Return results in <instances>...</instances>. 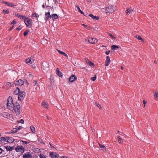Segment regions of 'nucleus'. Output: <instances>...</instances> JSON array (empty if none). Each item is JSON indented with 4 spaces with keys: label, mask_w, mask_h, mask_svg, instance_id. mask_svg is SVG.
I'll list each match as a JSON object with an SVG mask.
<instances>
[{
    "label": "nucleus",
    "mask_w": 158,
    "mask_h": 158,
    "mask_svg": "<svg viewBox=\"0 0 158 158\" xmlns=\"http://www.w3.org/2000/svg\"><path fill=\"white\" fill-rule=\"evenodd\" d=\"M76 7H77V10L81 14L84 15V13L81 10L80 7H79V6L78 5H76Z\"/></svg>",
    "instance_id": "nucleus-20"
},
{
    "label": "nucleus",
    "mask_w": 158,
    "mask_h": 158,
    "mask_svg": "<svg viewBox=\"0 0 158 158\" xmlns=\"http://www.w3.org/2000/svg\"><path fill=\"white\" fill-rule=\"evenodd\" d=\"M118 48V47L116 45H113L111 47V49L113 50H116Z\"/></svg>",
    "instance_id": "nucleus-26"
},
{
    "label": "nucleus",
    "mask_w": 158,
    "mask_h": 158,
    "mask_svg": "<svg viewBox=\"0 0 158 158\" xmlns=\"http://www.w3.org/2000/svg\"><path fill=\"white\" fill-rule=\"evenodd\" d=\"M123 67L122 66V67H121V69H122V70H123Z\"/></svg>",
    "instance_id": "nucleus-64"
},
{
    "label": "nucleus",
    "mask_w": 158,
    "mask_h": 158,
    "mask_svg": "<svg viewBox=\"0 0 158 158\" xmlns=\"http://www.w3.org/2000/svg\"><path fill=\"white\" fill-rule=\"evenodd\" d=\"M32 16L35 17L36 18L38 17L39 16V15H38L37 14L35 13L32 14Z\"/></svg>",
    "instance_id": "nucleus-37"
},
{
    "label": "nucleus",
    "mask_w": 158,
    "mask_h": 158,
    "mask_svg": "<svg viewBox=\"0 0 158 158\" xmlns=\"http://www.w3.org/2000/svg\"><path fill=\"white\" fill-rule=\"evenodd\" d=\"M48 8V9H50V7L49 6H47L46 7V8Z\"/></svg>",
    "instance_id": "nucleus-56"
},
{
    "label": "nucleus",
    "mask_w": 158,
    "mask_h": 158,
    "mask_svg": "<svg viewBox=\"0 0 158 158\" xmlns=\"http://www.w3.org/2000/svg\"><path fill=\"white\" fill-rule=\"evenodd\" d=\"M154 96L155 97L158 98V93L155 92L154 94Z\"/></svg>",
    "instance_id": "nucleus-45"
},
{
    "label": "nucleus",
    "mask_w": 158,
    "mask_h": 158,
    "mask_svg": "<svg viewBox=\"0 0 158 158\" xmlns=\"http://www.w3.org/2000/svg\"><path fill=\"white\" fill-rule=\"evenodd\" d=\"M88 42L91 44H95L98 42V40L95 38H89Z\"/></svg>",
    "instance_id": "nucleus-6"
},
{
    "label": "nucleus",
    "mask_w": 158,
    "mask_h": 158,
    "mask_svg": "<svg viewBox=\"0 0 158 158\" xmlns=\"http://www.w3.org/2000/svg\"><path fill=\"white\" fill-rule=\"evenodd\" d=\"M154 62L155 64H157V62L156 61V60H155L154 61Z\"/></svg>",
    "instance_id": "nucleus-60"
},
{
    "label": "nucleus",
    "mask_w": 158,
    "mask_h": 158,
    "mask_svg": "<svg viewBox=\"0 0 158 158\" xmlns=\"http://www.w3.org/2000/svg\"><path fill=\"white\" fill-rule=\"evenodd\" d=\"M97 106L99 107V109H101V108H102L101 106H100V105H99V104H98L97 105Z\"/></svg>",
    "instance_id": "nucleus-50"
},
{
    "label": "nucleus",
    "mask_w": 158,
    "mask_h": 158,
    "mask_svg": "<svg viewBox=\"0 0 158 158\" xmlns=\"http://www.w3.org/2000/svg\"><path fill=\"white\" fill-rule=\"evenodd\" d=\"M108 35L110 36V37L113 39H115V37H114V35H112L110 33H108Z\"/></svg>",
    "instance_id": "nucleus-40"
},
{
    "label": "nucleus",
    "mask_w": 158,
    "mask_h": 158,
    "mask_svg": "<svg viewBox=\"0 0 158 158\" xmlns=\"http://www.w3.org/2000/svg\"><path fill=\"white\" fill-rule=\"evenodd\" d=\"M52 17L53 20L57 19L58 18V16L56 14H53L52 15Z\"/></svg>",
    "instance_id": "nucleus-22"
},
{
    "label": "nucleus",
    "mask_w": 158,
    "mask_h": 158,
    "mask_svg": "<svg viewBox=\"0 0 158 158\" xmlns=\"http://www.w3.org/2000/svg\"><path fill=\"white\" fill-rule=\"evenodd\" d=\"M14 27V26H12V27L11 28H10L9 29V31H10Z\"/></svg>",
    "instance_id": "nucleus-55"
},
{
    "label": "nucleus",
    "mask_w": 158,
    "mask_h": 158,
    "mask_svg": "<svg viewBox=\"0 0 158 158\" xmlns=\"http://www.w3.org/2000/svg\"><path fill=\"white\" fill-rule=\"evenodd\" d=\"M0 141L1 142L2 141L6 142V137H1L0 138Z\"/></svg>",
    "instance_id": "nucleus-34"
},
{
    "label": "nucleus",
    "mask_w": 158,
    "mask_h": 158,
    "mask_svg": "<svg viewBox=\"0 0 158 158\" xmlns=\"http://www.w3.org/2000/svg\"><path fill=\"white\" fill-rule=\"evenodd\" d=\"M134 13L133 10L131 8L127 9L126 11V14L127 15H129L130 14H133Z\"/></svg>",
    "instance_id": "nucleus-14"
},
{
    "label": "nucleus",
    "mask_w": 158,
    "mask_h": 158,
    "mask_svg": "<svg viewBox=\"0 0 158 158\" xmlns=\"http://www.w3.org/2000/svg\"><path fill=\"white\" fill-rule=\"evenodd\" d=\"M22 128V127L21 126H19V127L17 129L18 130H20Z\"/></svg>",
    "instance_id": "nucleus-52"
},
{
    "label": "nucleus",
    "mask_w": 158,
    "mask_h": 158,
    "mask_svg": "<svg viewBox=\"0 0 158 158\" xmlns=\"http://www.w3.org/2000/svg\"><path fill=\"white\" fill-rule=\"evenodd\" d=\"M110 62V60L109 56H107L106 58V60L105 62V65L107 66Z\"/></svg>",
    "instance_id": "nucleus-13"
},
{
    "label": "nucleus",
    "mask_w": 158,
    "mask_h": 158,
    "mask_svg": "<svg viewBox=\"0 0 158 158\" xmlns=\"http://www.w3.org/2000/svg\"><path fill=\"white\" fill-rule=\"evenodd\" d=\"M33 83L34 84L33 85L35 86L37 84V81L36 80H34L33 81Z\"/></svg>",
    "instance_id": "nucleus-41"
},
{
    "label": "nucleus",
    "mask_w": 158,
    "mask_h": 158,
    "mask_svg": "<svg viewBox=\"0 0 158 158\" xmlns=\"http://www.w3.org/2000/svg\"><path fill=\"white\" fill-rule=\"evenodd\" d=\"M89 16L94 19L98 20L99 18L98 16H94L92 14H90Z\"/></svg>",
    "instance_id": "nucleus-18"
},
{
    "label": "nucleus",
    "mask_w": 158,
    "mask_h": 158,
    "mask_svg": "<svg viewBox=\"0 0 158 158\" xmlns=\"http://www.w3.org/2000/svg\"><path fill=\"white\" fill-rule=\"evenodd\" d=\"M10 137H6V142H9V141L10 140ZM11 141H10V142H13L14 141V140L13 139H12V140H10Z\"/></svg>",
    "instance_id": "nucleus-29"
},
{
    "label": "nucleus",
    "mask_w": 158,
    "mask_h": 158,
    "mask_svg": "<svg viewBox=\"0 0 158 158\" xmlns=\"http://www.w3.org/2000/svg\"><path fill=\"white\" fill-rule=\"evenodd\" d=\"M28 32H29L28 31H25L23 33L24 36H26L28 34Z\"/></svg>",
    "instance_id": "nucleus-38"
},
{
    "label": "nucleus",
    "mask_w": 158,
    "mask_h": 158,
    "mask_svg": "<svg viewBox=\"0 0 158 158\" xmlns=\"http://www.w3.org/2000/svg\"><path fill=\"white\" fill-rule=\"evenodd\" d=\"M77 77L75 75H71L69 78V81L70 82H73L77 80Z\"/></svg>",
    "instance_id": "nucleus-10"
},
{
    "label": "nucleus",
    "mask_w": 158,
    "mask_h": 158,
    "mask_svg": "<svg viewBox=\"0 0 158 158\" xmlns=\"http://www.w3.org/2000/svg\"><path fill=\"white\" fill-rule=\"evenodd\" d=\"M16 128H14L10 132H8V133L9 134H12L17 132L18 130L17 128H18V127L16 126Z\"/></svg>",
    "instance_id": "nucleus-16"
},
{
    "label": "nucleus",
    "mask_w": 158,
    "mask_h": 158,
    "mask_svg": "<svg viewBox=\"0 0 158 158\" xmlns=\"http://www.w3.org/2000/svg\"><path fill=\"white\" fill-rule=\"evenodd\" d=\"M24 120L23 119H21L19 122L18 123H24Z\"/></svg>",
    "instance_id": "nucleus-42"
},
{
    "label": "nucleus",
    "mask_w": 158,
    "mask_h": 158,
    "mask_svg": "<svg viewBox=\"0 0 158 158\" xmlns=\"http://www.w3.org/2000/svg\"><path fill=\"white\" fill-rule=\"evenodd\" d=\"M7 84L9 85V84L11 85V83L10 82H8L7 83ZM11 86V85H10V86Z\"/></svg>",
    "instance_id": "nucleus-57"
},
{
    "label": "nucleus",
    "mask_w": 158,
    "mask_h": 158,
    "mask_svg": "<svg viewBox=\"0 0 158 158\" xmlns=\"http://www.w3.org/2000/svg\"><path fill=\"white\" fill-rule=\"evenodd\" d=\"M56 74L60 77H62V73L59 71V69L58 68L56 69Z\"/></svg>",
    "instance_id": "nucleus-17"
},
{
    "label": "nucleus",
    "mask_w": 158,
    "mask_h": 158,
    "mask_svg": "<svg viewBox=\"0 0 158 158\" xmlns=\"http://www.w3.org/2000/svg\"><path fill=\"white\" fill-rule=\"evenodd\" d=\"M61 158H69L66 156H63L61 157Z\"/></svg>",
    "instance_id": "nucleus-51"
},
{
    "label": "nucleus",
    "mask_w": 158,
    "mask_h": 158,
    "mask_svg": "<svg viewBox=\"0 0 158 158\" xmlns=\"http://www.w3.org/2000/svg\"><path fill=\"white\" fill-rule=\"evenodd\" d=\"M6 150L7 151H10L13 150V147H11L10 146H7L6 147Z\"/></svg>",
    "instance_id": "nucleus-27"
},
{
    "label": "nucleus",
    "mask_w": 158,
    "mask_h": 158,
    "mask_svg": "<svg viewBox=\"0 0 158 158\" xmlns=\"http://www.w3.org/2000/svg\"><path fill=\"white\" fill-rule=\"evenodd\" d=\"M39 157H40V158H46V156L43 155V154H42L41 153H40L39 155Z\"/></svg>",
    "instance_id": "nucleus-35"
},
{
    "label": "nucleus",
    "mask_w": 158,
    "mask_h": 158,
    "mask_svg": "<svg viewBox=\"0 0 158 158\" xmlns=\"http://www.w3.org/2000/svg\"><path fill=\"white\" fill-rule=\"evenodd\" d=\"M89 65L90 66H94V64L91 61H89L88 62Z\"/></svg>",
    "instance_id": "nucleus-36"
},
{
    "label": "nucleus",
    "mask_w": 158,
    "mask_h": 158,
    "mask_svg": "<svg viewBox=\"0 0 158 158\" xmlns=\"http://www.w3.org/2000/svg\"><path fill=\"white\" fill-rule=\"evenodd\" d=\"M21 141L23 143V144H27L28 143V142L26 141L21 140Z\"/></svg>",
    "instance_id": "nucleus-43"
},
{
    "label": "nucleus",
    "mask_w": 158,
    "mask_h": 158,
    "mask_svg": "<svg viewBox=\"0 0 158 158\" xmlns=\"http://www.w3.org/2000/svg\"><path fill=\"white\" fill-rule=\"evenodd\" d=\"M115 7L113 6H108L106 8L105 11L106 13H113L114 12Z\"/></svg>",
    "instance_id": "nucleus-2"
},
{
    "label": "nucleus",
    "mask_w": 158,
    "mask_h": 158,
    "mask_svg": "<svg viewBox=\"0 0 158 158\" xmlns=\"http://www.w3.org/2000/svg\"><path fill=\"white\" fill-rule=\"evenodd\" d=\"M45 16L44 19L46 21H47L48 20L51 18V16L50 14L49 11L47 13H46V12L45 13Z\"/></svg>",
    "instance_id": "nucleus-7"
},
{
    "label": "nucleus",
    "mask_w": 158,
    "mask_h": 158,
    "mask_svg": "<svg viewBox=\"0 0 158 158\" xmlns=\"http://www.w3.org/2000/svg\"><path fill=\"white\" fill-rule=\"evenodd\" d=\"M42 105L44 108H46L47 107L48 104L45 101H43Z\"/></svg>",
    "instance_id": "nucleus-21"
},
{
    "label": "nucleus",
    "mask_w": 158,
    "mask_h": 158,
    "mask_svg": "<svg viewBox=\"0 0 158 158\" xmlns=\"http://www.w3.org/2000/svg\"><path fill=\"white\" fill-rule=\"evenodd\" d=\"M14 15H16V13H14Z\"/></svg>",
    "instance_id": "nucleus-63"
},
{
    "label": "nucleus",
    "mask_w": 158,
    "mask_h": 158,
    "mask_svg": "<svg viewBox=\"0 0 158 158\" xmlns=\"http://www.w3.org/2000/svg\"><path fill=\"white\" fill-rule=\"evenodd\" d=\"M16 16L17 17H18L19 18V16H20V15H19L18 14H16Z\"/></svg>",
    "instance_id": "nucleus-61"
},
{
    "label": "nucleus",
    "mask_w": 158,
    "mask_h": 158,
    "mask_svg": "<svg viewBox=\"0 0 158 158\" xmlns=\"http://www.w3.org/2000/svg\"><path fill=\"white\" fill-rule=\"evenodd\" d=\"M96 79V75L94 76L93 77H92L91 78V79L93 81H94Z\"/></svg>",
    "instance_id": "nucleus-39"
},
{
    "label": "nucleus",
    "mask_w": 158,
    "mask_h": 158,
    "mask_svg": "<svg viewBox=\"0 0 158 158\" xmlns=\"http://www.w3.org/2000/svg\"><path fill=\"white\" fill-rule=\"evenodd\" d=\"M3 151V150L1 148H0V154Z\"/></svg>",
    "instance_id": "nucleus-53"
},
{
    "label": "nucleus",
    "mask_w": 158,
    "mask_h": 158,
    "mask_svg": "<svg viewBox=\"0 0 158 158\" xmlns=\"http://www.w3.org/2000/svg\"><path fill=\"white\" fill-rule=\"evenodd\" d=\"M82 25L83 26H84L85 27H87V25H85V24H83Z\"/></svg>",
    "instance_id": "nucleus-58"
},
{
    "label": "nucleus",
    "mask_w": 158,
    "mask_h": 158,
    "mask_svg": "<svg viewBox=\"0 0 158 158\" xmlns=\"http://www.w3.org/2000/svg\"><path fill=\"white\" fill-rule=\"evenodd\" d=\"M146 103H147L144 100L143 101V103L144 104V106H143L144 107H145V105L146 104Z\"/></svg>",
    "instance_id": "nucleus-46"
},
{
    "label": "nucleus",
    "mask_w": 158,
    "mask_h": 158,
    "mask_svg": "<svg viewBox=\"0 0 158 158\" xmlns=\"http://www.w3.org/2000/svg\"><path fill=\"white\" fill-rule=\"evenodd\" d=\"M19 18L21 19H23L24 20L27 19V17H26L25 16L20 15L19 16Z\"/></svg>",
    "instance_id": "nucleus-23"
},
{
    "label": "nucleus",
    "mask_w": 158,
    "mask_h": 158,
    "mask_svg": "<svg viewBox=\"0 0 158 158\" xmlns=\"http://www.w3.org/2000/svg\"><path fill=\"white\" fill-rule=\"evenodd\" d=\"M3 3L6 4V5H7L8 6L13 7L14 8H15V6H16V5L13 4V3H10L5 1L3 2Z\"/></svg>",
    "instance_id": "nucleus-12"
},
{
    "label": "nucleus",
    "mask_w": 158,
    "mask_h": 158,
    "mask_svg": "<svg viewBox=\"0 0 158 158\" xmlns=\"http://www.w3.org/2000/svg\"><path fill=\"white\" fill-rule=\"evenodd\" d=\"M110 52V50H109V51H106L105 52V53L106 54V55H108L109 53Z\"/></svg>",
    "instance_id": "nucleus-48"
},
{
    "label": "nucleus",
    "mask_w": 158,
    "mask_h": 158,
    "mask_svg": "<svg viewBox=\"0 0 158 158\" xmlns=\"http://www.w3.org/2000/svg\"><path fill=\"white\" fill-rule=\"evenodd\" d=\"M16 21L14 20L11 23V24H14L16 23Z\"/></svg>",
    "instance_id": "nucleus-49"
},
{
    "label": "nucleus",
    "mask_w": 158,
    "mask_h": 158,
    "mask_svg": "<svg viewBox=\"0 0 158 158\" xmlns=\"http://www.w3.org/2000/svg\"><path fill=\"white\" fill-rule=\"evenodd\" d=\"M54 1L55 2L56 4V3L58 4L59 3L60 0H54Z\"/></svg>",
    "instance_id": "nucleus-44"
},
{
    "label": "nucleus",
    "mask_w": 158,
    "mask_h": 158,
    "mask_svg": "<svg viewBox=\"0 0 158 158\" xmlns=\"http://www.w3.org/2000/svg\"><path fill=\"white\" fill-rule=\"evenodd\" d=\"M2 116L5 118H7L8 116V113L7 112H3L2 113Z\"/></svg>",
    "instance_id": "nucleus-24"
},
{
    "label": "nucleus",
    "mask_w": 158,
    "mask_h": 158,
    "mask_svg": "<svg viewBox=\"0 0 158 158\" xmlns=\"http://www.w3.org/2000/svg\"><path fill=\"white\" fill-rule=\"evenodd\" d=\"M50 155L52 158H58L59 157V155L56 152H50Z\"/></svg>",
    "instance_id": "nucleus-8"
},
{
    "label": "nucleus",
    "mask_w": 158,
    "mask_h": 158,
    "mask_svg": "<svg viewBox=\"0 0 158 158\" xmlns=\"http://www.w3.org/2000/svg\"><path fill=\"white\" fill-rule=\"evenodd\" d=\"M42 7L43 8H45V6H44V4H43V5H42Z\"/></svg>",
    "instance_id": "nucleus-59"
},
{
    "label": "nucleus",
    "mask_w": 158,
    "mask_h": 158,
    "mask_svg": "<svg viewBox=\"0 0 158 158\" xmlns=\"http://www.w3.org/2000/svg\"><path fill=\"white\" fill-rule=\"evenodd\" d=\"M7 106L9 109L12 111L13 113L18 116L20 114V106L18 102L13 103V100L11 96H9L8 98Z\"/></svg>",
    "instance_id": "nucleus-1"
},
{
    "label": "nucleus",
    "mask_w": 158,
    "mask_h": 158,
    "mask_svg": "<svg viewBox=\"0 0 158 158\" xmlns=\"http://www.w3.org/2000/svg\"><path fill=\"white\" fill-rule=\"evenodd\" d=\"M100 148L103 150L106 151V148L105 146L102 145L100 143L99 144Z\"/></svg>",
    "instance_id": "nucleus-25"
},
{
    "label": "nucleus",
    "mask_w": 158,
    "mask_h": 158,
    "mask_svg": "<svg viewBox=\"0 0 158 158\" xmlns=\"http://www.w3.org/2000/svg\"><path fill=\"white\" fill-rule=\"evenodd\" d=\"M87 1L88 2H91V0H87Z\"/></svg>",
    "instance_id": "nucleus-62"
},
{
    "label": "nucleus",
    "mask_w": 158,
    "mask_h": 158,
    "mask_svg": "<svg viewBox=\"0 0 158 158\" xmlns=\"http://www.w3.org/2000/svg\"><path fill=\"white\" fill-rule=\"evenodd\" d=\"M30 128L31 130V131L33 133H35V128L33 126H31L30 127Z\"/></svg>",
    "instance_id": "nucleus-32"
},
{
    "label": "nucleus",
    "mask_w": 158,
    "mask_h": 158,
    "mask_svg": "<svg viewBox=\"0 0 158 158\" xmlns=\"http://www.w3.org/2000/svg\"><path fill=\"white\" fill-rule=\"evenodd\" d=\"M92 129V131L93 132H94L95 131V130L94 129H93L92 127H91Z\"/></svg>",
    "instance_id": "nucleus-54"
},
{
    "label": "nucleus",
    "mask_w": 158,
    "mask_h": 158,
    "mask_svg": "<svg viewBox=\"0 0 158 158\" xmlns=\"http://www.w3.org/2000/svg\"><path fill=\"white\" fill-rule=\"evenodd\" d=\"M32 156L29 152L25 153L23 155V158H31Z\"/></svg>",
    "instance_id": "nucleus-9"
},
{
    "label": "nucleus",
    "mask_w": 158,
    "mask_h": 158,
    "mask_svg": "<svg viewBox=\"0 0 158 158\" xmlns=\"http://www.w3.org/2000/svg\"><path fill=\"white\" fill-rule=\"evenodd\" d=\"M25 93L24 92H20L18 95V100L22 102L25 98Z\"/></svg>",
    "instance_id": "nucleus-4"
},
{
    "label": "nucleus",
    "mask_w": 158,
    "mask_h": 158,
    "mask_svg": "<svg viewBox=\"0 0 158 158\" xmlns=\"http://www.w3.org/2000/svg\"><path fill=\"white\" fill-rule=\"evenodd\" d=\"M9 11L7 9L3 10L2 11V13L4 15L6 14H9Z\"/></svg>",
    "instance_id": "nucleus-28"
},
{
    "label": "nucleus",
    "mask_w": 158,
    "mask_h": 158,
    "mask_svg": "<svg viewBox=\"0 0 158 158\" xmlns=\"http://www.w3.org/2000/svg\"><path fill=\"white\" fill-rule=\"evenodd\" d=\"M58 52L60 54H62L66 57L67 58H68V56L64 52H63L61 51L60 50H57Z\"/></svg>",
    "instance_id": "nucleus-19"
},
{
    "label": "nucleus",
    "mask_w": 158,
    "mask_h": 158,
    "mask_svg": "<svg viewBox=\"0 0 158 158\" xmlns=\"http://www.w3.org/2000/svg\"><path fill=\"white\" fill-rule=\"evenodd\" d=\"M24 23L27 27L31 28L32 26V20L30 18L28 19L24 20Z\"/></svg>",
    "instance_id": "nucleus-3"
},
{
    "label": "nucleus",
    "mask_w": 158,
    "mask_h": 158,
    "mask_svg": "<svg viewBox=\"0 0 158 158\" xmlns=\"http://www.w3.org/2000/svg\"><path fill=\"white\" fill-rule=\"evenodd\" d=\"M135 37L138 39L139 40H141L142 41H143V40L142 38L141 37V36L139 35H135Z\"/></svg>",
    "instance_id": "nucleus-31"
},
{
    "label": "nucleus",
    "mask_w": 158,
    "mask_h": 158,
    "mask_svg": "<svg viewBox=\"0 0 158 158\" xmlns=\"http://www.w3.org/2000/svg\"><path fill=\"white\" fill-rule=\"evenodd\" d=\"M21 29V27L20 26L18 27L16 29L18 30H20Z\"/></svg>",
    "instance_id": "nucleus-47"
},
{
    "label": "nucleus",
    "mask_w": 158,
    "mask_h": 158,
    "mask_svg": "<svg viewBox=\"0 0 158 158\" xmlns=\"http://www.w3.org/2000/svg\"><path fill=\"white\" fill-rule=\"evenodd\" d=\"M24 84V81L21 79H20L18 81H16L15 83V85L21 86L23 85Z\"/></svg>",
    "instance_id": "nucleus-11"
},
{
    "label": "nucleus",
    "mask_w": 158,
    "mask_h": 158,
    "mask_svg": "<svg viewBox=\"0 0 158 158\" xmlns=\"http://www.w3.org/2000/svg\"><path fill=\"white\" fill-rule=\"evenodd\" d=\"M31 61V57H29L26 59V62L27 64L30 63Z\"/></svg>",
    "instance_id": "nucleus-30"
},
{
    "label": "nucleus",
    "mask_w": 158,
    "mask_h": 158,
    "mask_svg": "<svg viewBox=\"0 0 158 158\" xmlns=\"http://www.w3.org/2000/svg\"><path fill=\"white\" fill-rule=\"evenodd\" d=\"M16 151L17 152H21L22 153H23L24 152V148L20 146H17L15 149Z\"/></svg>",
    "instance_id": "nucleus-5"
},
{
    "label": "nucleus",
    "mask_w": 158,
    "mask_h": 158,
    "mask_svg": "<svg viewBox=\"0 0 158 158\" xmlns=\"http://www.w3.org/2000/svg\"><path fill=\"white\" fill-rule=\"evenodd\" d=\"M20 92V89L19 88L17 87L16 88V89L14 91L13 94L14 95H19Z\"/></svg>",
    "instance_id": "nucleus-15"
},
{
    "label": "nucleus",
    "mask_w": 158,
    "mask_h": 158,
    "mask_svg": "<svg viewBox=\"0 0 158 158\" xmlns=\"http://www.w3.org/2000/svg\"><path fill=\"white\" fill-rule=\"evenodd\" d=\"M118 142L119 143H121L123 142V140L120 137V136L119 135L118 136Z\"/></svg>",
    "instance_id": "nucleus-33"
}]
</instances>
